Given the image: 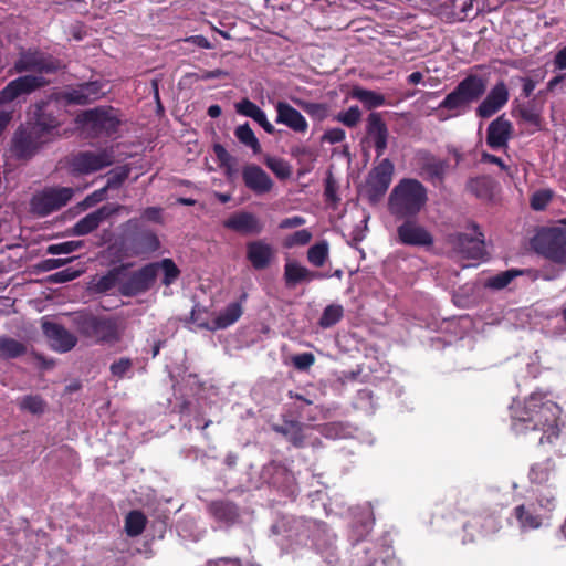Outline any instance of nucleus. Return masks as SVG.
<instances>
[{"mask_svg":"<svg viewBox=\"0 0 566 566\" xmlns=\"http://www.w3.org/2000/svg\"><path fill=\"white\" fill-rule=\"evenodd\" d=\"M271 532L282 536L285 543L282 541L280 544L289 552H296L311 543L315 554L328 566H337L340 562L337 536L324 522L283 515L272 524Z\"/></svg>","mask_w":566,"mask_h":566,"instance_id":"1","label":"nucleus"},{"mask_svg":"<svg viewBox=\"0 0 566 566\" xmlns=\"http://www.w3.org/2000/svg\"><path fill=\"white\" fill-rule=\"evenodd\" d=\"M350 518L347 538L353 548V564L355 566H381L392 555L391 546L385 536L377 541L367 539L374 524L375 516L369 502L347 509Z\"/></svg>","mask_w":566,"mask_h":566,"instance_id":"2","label":"nucleus"},{"mask_svg":"<svg viewBox=\"0 0 566 566\" xmlns=\"http://www.w3.org/2000/svg\"><path fill=\"white\" fill-rule=\"evenodd\" d=\"M510 411L511 427L516 433L542 431L538 439L541 444L551 443L553 438L558 437L560 408L542 392H533L523 405L513 401Z\"/></svg>","mask_w":566,"mask_h":566,"instance_id":"3","label":"nucleus"},{"mask_svg":"<svg viewBox=\"0 0 566 566\" xmlns=\"http://www.w3.org/2000/svg\"><path fill=\"white\" fill-rule=\"evenodd\" d=\"M272 429L285 438L295 448H318L322 446L319 436L326 439H347L355 429L347 422H328L319 426L304 424L296 420L284 419L273 423Z\"/></svg>","mask_w":566,"mask_h":566,"instance_id":"4","label":"nucleus"},{"mask_svg":"<svg viewBox=\"0 0 566 566\" xmlns=\"http://www.w3.org/2000/svg\"><path fill=\"white\" fill-rule=\"evenodd\" d=\"M556 504V494L552 490L539 492L534 501L528 500L516 504L507 517V524L516 528L520 534L539 530L548 525Z\"/></svg>","mask_w":566,"mask_h":566,"instance_id":"5","label":"nucleus"},{"mask_svg":"<svg viewBox=\"0 0 566 566\" xmlns=\"http://www.w3.org/2000/svg\"><path fill=\"white\" fill-rule=\"evenodd\" d=\"M485 91L486 82L483 77L475 74L465 76L439 104V119L447 120L465 114L470 111L471 104L479 101Z\"/></svg>","mask_w":566,"mask_h":566,"instance_id":"6","label":"nucleus"},{"mask_svg":"<svg viewBox=\"0 0 566 566\" xmlns=\"http://www.w3.org/2000/svg\"><path fill=\"white\" fill-rule=\"evenodd\" d=\"M428 200L426 187L417 179H401L388 198V210L398 219H413Z\"/></svg>","mask_w":566,"mask_h":566,"instance_id":"7","label":"nucleus"},{"mask_svg":"<svg viewBox=\"0 0 566 566\" xmlns=\"http://www.w3.org/2000/svg\"><path fill=\"white\" fill-rule=\"evenodd\" d=\"M73 323L82 336L94 343L112 344L119 340L117 321L113 317L83 311L75 313Z\"/></svg>","mask_w":566,"mask_h":566,"instance_id":"8","label":"nucleus"},{"mask_svg":"<svg viewBox=\"0 0 566 566\" xmlns=\"http://www.w3.org/2000/svg\"><path fill=\"white\" fill-rule=\"evenodd\" d=\"M533 245L538 254L566 268V219L556 227L538 232L533 240Z\"/></svg>","mask_w":566,"mask_h":566,"instance_id":"9","label":"nucleus"},{"mask_svg":"<svg viewBox=\"0 0 566 566\" xmlns=\"http://www.w3.org/2000/svg\"><path fill=\"white\" fill-rule=\"evenodd\" d=\"M73 195L71 187L44 188L32 196L31 212L38 217H46L66 206Z\"/></svg>","mask_w":566,"mask_h":566,"instance_id":"10","label":"nucleus"},{"mask_svg":"<svg viewBox=\"0 0 566 566\" xmlns=\"http://www.w3.org/2000/svg\"><path fill=\"white\" fill-rule=\"evenodd\" d=\"M473 233H452L448 237V243L452 250L462 259L482 261L485 255L483 233L478 224L472 223Z\"/></svg>","mask_w":566,"mask_h":566,"instance_id":"11","label":"nucleus"},{"mask_svg":"<svg viewBox=\"0 0 566 566\" xmlns=\"http://www.w3.org/2000/svg\"><path fill=\"white\" fill-rule=\"evenodd\" d=\"M395 171L394 163L389 158L381 159L368 174L366 191L371 202L378 201L388 190Z\"/></svg>","mask_w":566,"mask_h":566,"instance_id":"12","label":"nucleus"},{"mask_svg":"<svg viewBox=\"0 0 566 566\" xmlns=\"http://www.w3.org/2000/svg\"><path fill=\"white\" fill-rule=\"evenodd\" d=\"M263 480L291 500L295 499L298 485L294 474L283 464L272 462L262 470Z\"/></svg>","mask_w":566,"mask_h":566,"instance_id":"13","label":"nucleus"},{"mask_svg":"<svg viewBox=\"0 0 566 566\" xmlns=\"http://www.w3.org/2000/svg\"><path fill=\"white\" fill-rule=\"evenodd\" d=\"M60 67L59 62L52 56L33 50L23 51L14 63V70L19 73L34 72L35 75L53 73Z\"/></svg>","mask_w":566,"mask_h":566,"instance_id":"14","label":"nucleus"},{"mask_svg":"<svg viewBox=\"0 0 566 566\" xmlns=\"http://www.w3.org/2000/svg\"><path fill=\"white\" fill-rule=\"evenodd\" d=\"M49 140L38 128H23L15 132L12 138L11 151L20 159L31 158L40 148V146Z\"/></svg>","mask_w":566,"mask_h":566,"instance_id":"15","label":"nucleus"},{"mask_svg":"<svg viewBox=\"0 0 566 566\" xmlns=\"http://www.w3.org/2000/svg\"><path fill=\"white\" fill-rule=\"evenodd\" d=\"M397 228V241L408 247L429 248L434 240L432 234L413 219H402Z\"/></svg>","mask_w":566,"mask_h":566,"instance_id":"16","label":"nucleus"},{"mask_svg":"<svg viewBox=\"0 0 566 566\" xmlns=\"http://www.w3.org/2000/svg\"><path fill=\"white\" fill-rule=\"evenodd\" d=\"M105 94L104 84L92 81L69 87L60 98L66 104L86 105L99 99Z\"/></svg>","mask_w":566,"mask_h":566,"instance_id":"17","label":"nucleus"},{"mask_svg":"<svg viewBox=\"0 0 566 566\" xmlns=\"http://www.w3.org/2000/svg\"><path fill=\"white\" fill-rule=\"evenodd\" d=\"M243 310L240 302H232L210 322L201 321L199 315L201 311L195 307L191 312V319L199 327H203L210 331L223 329L234 324L242 315Z\"/></svg>","mask_w":566,"mask_h":566,"instance_id":"18","label":"nucleus"},{"mask_svg":"<svg viewBox=\"0 0 566 566\" xmlns=\"http://www.w3.org/2000/svg\"><path fill=\"white\" fill-rule=\"evenodd\" d=\"M115 160L113 149L99 151H84L72 160L73 170L80 174H91L104 167L111 166Z\"/></svg>","mask_w":566,"mask_h":566,"instance_id":"19","label":"nucleus"},{"mask_svg":"<svg viewBox=\"0 0 566 566\" xmlns=\"http://www.w3.org/2000/svg\"><path fill=\"white\" fill-rule=\"evenodd\" d=\"M509 98L510 93L505 82H496L475 108L476 116L483 119L492 117L506 105Z\"/></svg>","mask_w":566,"mask_h":566,"instance_id":"20","label":"nucleus"},{"mask_svg":"<svg viewBox=\"0 0 566 566\" xmlns=\"http://www.w3.org/2000/svg\"><path fill=\"white\" fill-rule=\"evenodd\" d=\"M48 84V81L42 75H24L11 81L0 92V103H9L17 97L30 94L33 91Z\"/></svg>","mask_w":566,"mask_h":566,"instance_id":"21","label":"nucleus"},{"mask_svg":"<svg viewBox=\"0 0 566 566\" xmlns=\"http://www.w3.org/2000/svg\"><path fill=\"white\" fill-rule=\"evenodd\" d=\"M501 518L499 511L492 512L482 511L475 513L471 518L463 525V530L467 533L465 536H470L468 541L474 539L472 531H478L481 535H491L496 533L501 528ZM467 537H464V542Z\"/></svg>","mask_w":566,"mask_h":566,"instance_id":"22","label":"nucleus"},{"mask_svg":"<svg viewBox=\"0 0 566 566\" xmlns=\"http://www.w3.org/2000/svg\"><path fill=\"white\" fill-rule=\"evenodd\" d=\"M155 283L154 265L151 263L143 266L129 275L127 280L123 279L119 292L124 296H136L148 291Z\"/></svg>","mask_w":566,"mask_h":566,"instance_id":"23","label":"nucleus"},{"mask_svg":"<svg viewBox=\"0 0 566 566\" xmlns=\"http://www.w3.org/2000/svg\"><path fill=\"white\" fill-rule=\"evenodd\" d=\"M366 134L368 139L373 143L376 157L380 158L388 147L389 139V130L380 113L373 112L368 115Z\"/></svg>","mask_w":566,"mask_h":566,"instance_id":"24","label":"nucleus"},{"mask_svg":"<svg viewBox=\"0 0 566 566\" xmlns=\"http://www.w3.org/2000/svg\"><path fill=\"white\" fill-rule=\"evenodd\" d=\"M76 122L91 125L94 129L112 135L117 130L119 120L111 111L90 109L77 115Z\"/></svg>","mask_w":566,"mask_h":566,"instance_id":"25","label":"nucleus"},{"mask_svg":"<svg viewBox=\"0 0 566 566\" xmlns=\"http://www.w3.org/2000/svg\"><path fill=\"white\" fill-rule=\"evenodd\" d=\"M274 107L276 124L284 125L296 134H305L307 132L308 123L300 111L284 101L276 102Z\"/></svg>","mask_w":566,"mask_h":566,"instance_id":"26","label":"nucleus"},{"mask_svg":"<svg viewBox=\"0 0 566 566\" xmlns=\"http://www.w3.org/2000/svg\"><path fill=\"white\" fill-rule=\"evenodd\" d=\"M512 132V123L504 115L499 116L488 126L486 145L493 150L507 148Z\"/></svg>","mask_w":566,"mask_h":566,"instance_id":"27","label":"nucleus"},{"mask_svg":"<svg viewBox=\"0 0 566 566\" xmlns=\"http://www.w3.org/2000/svg\"><path fill=\"white\" fill-rule=\"evenodd\" d=\"M277 260L276 248L264 239L250 241V265L255 270H265Z\"/></svg>","mask_w":566,"mask_h":566,"instance_id":"28","label":"nucleus"},{"mask_svg":"<svg viewBox=\"0 0 566 566\" xmlns=\"http://www.w3.org/2000/svg\"><path fill=\"white\" fill-rule=\"evenodd\" d=\"M122 207L118 205H105L99 209L80 219L72 228L74 235H85L94 231L111 216L115 214Z\"/></svg>","mask_w":566,"mask_h":566,"instance_id":"29","label":"nucleus"},{"mask_svg":"<svg viewBox=\"0 0 566 566\" xmlns=\"http://www.w3.org/2000/svg\"><path fill=\"white\" fill-rule=\"evenodd\" d=\"M42 328L52 348L57 352L66 353L77 343V338L72 333L56 323L45 321L42 323Z\"/></svg>","mask_w":566,"mask_h":566,"instance_id":"30","label":"nucleus"},{"mask_svg":"<svg viewBox=\"0 0 566 566\" xmlns=\"http://www.w3.org/2000/svg\"><path fill=\"white\" fill-rule=\"evenodd\" d=\"M126 275V266L113 268L104 275H95L90 282V291L93 293H108L115 287H120V283Z\"/></svg>","mask_w":566,"mask_h":566,"instance_id":"31","label":"nucleus"},{"mask_svg":"<svg viewBox=\"0 0 566 566\" xmlns=\"http://www.w3.org/2000/svg\"><path fill=\"white\" fill-rule=\"evenodd\" d=\"M324 277H326L325 274L310 271L296 261H287L284 265V280L289 287H293L302 282H311Z\"/></svg>","mask_w":566,"mask_h":566,"instance_id":"32","label":"nucleus"},{"mask_svg":"<svg viewBox=\"0 0 566 566\" xmlns=\"http://www.w3.org/2000/svg\"><path fill=\"white\" fill-rule=\"evenodd\" d=\"M556 471L554 459L546 458L531 464L527 478L532 485H545L555 478Z\"/></svg>","mask_w":566,"mask_h":566,"instance_id":"33","label":"nucleus"},{"mask_svg":"<svg viewBox=\"0 0 566 566\" xmlns=\"http://www.w3.org/2000/svg\"><path fill=\"white\" fill-rule=\"evenodd\" d=\"M210 515L219 523L230 525L239 517L238 507L228 501H214L208 506Z\"/></svg>","mask_w":566,"mask_h":566,"instance_id":"34","label":"nucleus"},{"mask_svg":"<svg viewBox=\"0 0 566 566\" xmlns=\"http://www.w3.org/2000/svg\"><path fill=\"white\" fill-rule=\"evenodd\" d=\"M274 188L272 178L259 166L250 165V191L256 196H266Z\"/></svg>","mask_w":566,"mask_h":566,"instance_id":"35","label":"nucleus"},{"mask_svg":"<svg viewBox=\"0 0 566 566\" xmlns=\"http://www.w3.org/2000/svg\"><path fill=\"white\" fill-rule=\"evenodd\" d=\"M50 108L51 103L39 106L36 113V122L33 125V127L38 128L44 137H48L51 130L60 125V119L51 114Z\"/></svg>","mask_w":566,"mask_h":566,"instance_id":"36","label":"nucleus"},{"mask_svg":"<svg viewBox=\"0 0 566 566\" xmlns=\"http://www.w3.org/2000/svg\"><path fill=\"white\" fill-rule=\"evenodd\" d=\"M352 97L361 102L367 109L380 107L386 103L382 94L360 86L352 90Z\"/></svg>","mask_w":566,"mask_h":566,"instance_id":"37","label":"nucleus"},{"mask_svg":"<svg viewBox=\"0 0 566 566\" xmlns=\"http://www.w3.org/2000/svg\"><path fill=\"white\" fill-rule=\"evenodd\" d=\"M151 265H154L155 280L157 279L159 272H163L161 282L166 286H169L171 283H174L180 274V271L171 259H164L159 262L151 263Z\"/></svg>","mask_w":566,"mask_h":566,"instance_id":"38","label":"nucleus"},{"mask_svg":"<svg viewBox=\"0 0 566 566\" xmlns=\"http://www.w3.org/2000/svg\"><path fill=\"white\" fill-rule=\"evenodd\" d=\"M533 273L531 270L510 269L488 279L486 286L494 290L506 287L515 277Z\"/></svg>","mask_w":566,"mask_h":566,"instance_id":"39","label":"nucleus"},{"mask_svg":"<svg viewBox=\"0 0 566 566\" xmlns=\"http://www.w3.org/2000/svg\"><path fill=\"white\" fill-rule=\"evenodd\" d=\"M295 103L314 120L322 122L328 116V105L325 103L307 102L303 99H295Z\"/></svg>","mask_w":566,"mask_h":566,"instance_id":"40","label":"nucleus"},{"mask_svg":"<svg viewBox=\"0 0 566 566\" xmlns=\"http://www.w3.org/2000/svg\"><path fill=\"white\" fill-rule=\"evenodd\" d=\"M263 163L280 179H287L291 176V166L283 158L265 155Z\"/></svg>","mask_w":566,"mask_h":566,"instance_id":"41","label":"nucleus"},{"mask_svg":"<svg viewBox=\"0 0 566 566\" xmlns=\"http://www.w3.org/2000/svg\"><path fill=\"white\" fill-rule=\"evenodd\" d=\"M447 168V161L437 158L428 159L422 166L423 172L431 181H441L446 175Z\"/></svg>","mask_w":566,"mask_h":566,"instance_id":"42","label":"nucleus"},{"mask_svg":"<svg viewBox=\"0 0 566 566\" xmlns=\"http://www.w3.org/2000/svg\"><path fill=\"white\" fill-rule=\"evenodd\" d=\"M160 243L157 235L151 231H143L136 238V253H149L159 248Z\"/></svg>","mask_w":566,"mask_h":566,"instance_id":"43","label":"nucleus"},{"mask_svg":"<svg viewBox=\"0 0 566 566\" xmlns=\"http://www.w3.org/2000/svg\"><path fill=\"white\" fill-rule=\"evenodd\" d=\"M146 526V516L139 511H132L125 521V530L129 536H138Z\"/></svg>","mask_w":566,"mask_h":566,"instance_id":"44","label":"nucleus"},{"mask_svg":"<svg viewBox=\"0 0 566 566\" xmlns=\"http://www.w3.org/2000/svg\"><path fill=\"white\" fill-rule=\"evenodd\" d=\"M328 243L323 240L312 245L307 251V260L314 266H322L328 258Z\"/></svg>","mask_w":566,"mask_h":566,"instance_id":"45","label":"nucleus"},{"mask_svg":"<svg viewBox=\"0 0 566 566\" xmlns=\"http://www.w3.org/2000/svg\"><path fill=\"white\" fill-rule=\"evenodd\" d=\"M25 353V346L9 337L0 338V356L4 358H15Z\"/></svg>","mask_w":566,"mask_h":566,"instance_id":"46","label":"nucleus"},{"mask_svg":"<svg viewBox=\"0 0 566 566\" xmlns=\"http://www.w3.org/2000/svg\"><path fill=\"white\" fill-rule=\"evenodd\" d=\"M344 310L340 305L331 304L326 306L319 318V326L323 328H329L337 324L343 317Z\"/></svg>","mask_w":566,"mask_h":566,"instance_id":"47","label":"nucleus"},{"mask_svg":"<svg viewBox=\"0 0 566 566\" xmlns=\"http://www.w3.org/2000/svg\"><path fill=\"white\" fill-rule=\"evenodd\" d=\"M213 151L221 166L227 169V174L230 177H233L238 172L237 159L231 154H229L223 146L219 144L213 146Z\"/></svg>","mask_w":566,"mask_h":566,"instance_id":"48","label":"nucleus"},{"mask_svg":"<svg viewBox=\"0 0 566 566\" xmlns=\"http://www.w3.org/2000/svg\"><path fill=\"white\" fill-rule=\"evenodd\" d=\"M223 227L234 232L248 233V212H238L223 221Z\"/></svg>","mask_w":566,"mask_h":566,"instance_id":"49","label":"nucleus"},{"mask_svg":"<svg viewBox=\"0 0 566 566\" xmlns=\"http://www.w3.org/2000/svg\"><path fill=\"white\" fill-rule=\"evenodd\" d=\"M335 119L346 127L353 128L360 122L361 112L358 106L354 105L344 112H339Z\"/></svg>","mask_w":566,"mask_h":566,"instance_id":"50","label":"nucleus"},{"mask_svg":"<svg viewBox=\"0 0 566 566\" xmlns=\"http://www.w3.org/2000/svg\"><path fill=\"white\" fill-rule=\"evenodd\" d=\"M250 118L256 122L268 134H274L275 127L268 120L265 113L250 102Z\"/></svg>","mask_w":566,"mask_h":566,"instance_id":"51","label":"nucleus"},{"mask_svg":"<svg viewBox=\"0 0 566 566\" xmlns=\"http://www.w3.org/2000/svg\"><path fill=\"white\" fill-rule=\"evenodd\" d=\"M129 170L126 167H118L107 174V189H117L128 178Z\"/></svg>","mask_w":566,"mask_h":566,"instance_id":"52","label":"nucleus"},{"mask_svg":"<svg viewBox=\"0 0 566 566\" xmlns=\"http://www.w3.org/2000/svg\"><path fill=\"white\" fill-rule=\"evenodd\" d=\"M312 240V233L307 229L297 230L284 240V247L294 248L306 245Z\"/></svg>","mask_w":566,"mask_h":566,"instance_id":"53","label":"nucleus"},{"mask_svg":"<svg viewBox=\"0 0 566 566\" xmlns=\"http://www.w3.org/2000/svg\"><path fill=\"white\" fill-rule=\"evenodd\" d=\"M83 245L82 241H66L62 243L51 244L46 248V253L56 255V254H70L75 252Z\"/></svg>","mask_w":566,"mask_h":566,"instance_id":"54","label":"nucleus"},{"mask_svg":"<svg viewBox=\"0 0 566 566\" xmlns=\"http://www.w3.org/2000/svg\"><path fill=\"white\" fill-rule=\"evenodd\" d=\"M20 407L32 413H41L44 410V402L39 396H27L20 401Z\"/></svg>","mask_w":566,"mask_h":566,"instance_id":"55","label":"nucleus"},{"mask_svg":"<svg viewBox=\"0 0 566 566\" xmlns=\"http://www.w3.org/2000/svg\"><path fill=\"white\" fill-rule=\"evenodd\" d=\"M315 363V357L312 353H301L292 357L293 366L301 371L307 370Z\"/></svg>","mask_w":566,"mask_h":566,"instance_id":"56","label":"nucleus"},{"mask_svg":"<svg viewBox=\"0 0 566 566\" xmlns=\"http://www.w3.org/2000/svg\"><path fill=\"white\" fill-rule=\"evenodd\" d=\"M338 186L336 180L332 175L327 176L325 179V188L324 196L325 200L329 203L336 205L339 201V197L337 195Z\"/></svg>","mask_w":566,"mask_h":566,"instance_id":"57","label":"nucleus"},{"mask_svg":"<svg viewBox=\"0 0 566 566\" xmlns=\"http://www.w3.org/2000/svg\"><path fill=\"white\" fill-rule=\"evenodd\" d=\"M133 363L129 358H120L114 361L109 369L113 376L117 378H123L127 375V373L132 369Z\"/></svg>","mask_w":566,"mask_h":566,"instance_id":"58","label":"nucleus"},{"mask_svg":"<svg viewBox=\"0 0 566 566\" xmlns=\"http://www.w3.org/2000/svg\"><path fill=\"white\" fill-rule=\"evenodd\" d=\"M346 138V132L343 128L335 127L329 128L324 132L322 135V143H327L331 145L342 143Z\"/></svg>","mask_w":566,"mask_h":566,"instance_id":"59","label":"nucleus"},{"mask_svg":"<svg viewBox=\"0 0 566 566\" xmlns=\"http://www.w3.org/2000/svg\"><path fill=\"white\" fill-rule=\"evenodd\" d=\"M551 195L546 191H537L531 198V207L534 210H543L548 205Z\"/></svg>","mask_w":566,"mask_h":566,"instance_id":"60","label":"nucleus"},{"mask_svg":"<svg viewBox=\"0 0 566 566\" xmlns=\"http://www.w3.org/2000/svg\"><path fill=\"white\" fill-rule=\"evenodd\" d=\"M363 223L364 226L357 224L352 230L349 245L356 248L357 244L365 239L367 231V218L363 220Z\"/></svg>","mask_w":566,"mask_h":566,"instance_id":"61","label":"nucleus"},{"mask_svg":"<svg viewBox=\"0 0 566 566\" xmlns=\"http://www.w3.org/2000/svg\"><path fill=\"white\" fill-rule=\"evenodd\" d=\"M521 117L530 123V124H538L539 123V113L532 105H524L520 109Z\"/></svg>","mask_w":566,"mask_h":566,"instance_id":"62","label":"nucleus"},{"mask_svg":"<svg viewBox=\"0 0 566 566\" xmlns=\"http://www.w3.org/2000/svg\"><path fill=\"white\" fill-rule=\"evenodd\" d=\"M305 222L306 221L303 217L293 216V217L285 218L283 220H281L279 223V228L280 229H293V228H297V227L305 224Z\"/></svg>","mask_w":566,"mask_h":566,"instance_id":"63","label":"nucleus"},{"mask_svg":"<svg viewBox=\"0 0 566 566\" xmlns=\"http://www.w3.org/2000/svg\"><path fill=\"white\" fill-rule=\"evenodd\" d=\"M107 188L106 187H103L96 191H94L93 193H91L90 196H87L84 200V203L87 206V207H92L94 206L95 203L104 200L106 198V192H107Z\"/></svg>","mask_w":566,"mask_h":566,"instance_id":"64","label":"nucleus"}]
</instances>
